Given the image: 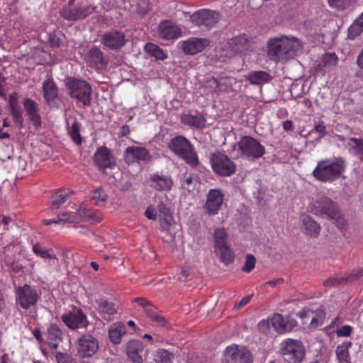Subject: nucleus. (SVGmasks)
I'll use <instances>...</instances> for the list:
<instances>
[{
    "instance_id": "obj_1",
    "label": "nucleus",
    "mask_w": 363,
    "mask_h": 363,
    "mask_svg": "<svg viewBox=\"0 0 363 363\" xmlns=\"http://www.w3.org/2000/svg\"><path fill=\"white\" fill-rule=\"evenodd\" d=\"M302 50V44L296 38L282 36L270 38L267 42V57L274 62L294 58Z\"/></svg>"
},
{
    "instance_id": "obj_2",
    "label": "nucleus",
    "mask_w": 363,
    "mask_h": 363,
    "mask_svg": "<svg viewBox=\"0 0 363 363\" xmlns=\"http://www.w3.org/2000/svg\"><path fill=\"white\" fill-rule=\"evenodd\" d=\"M346 169V162L342 157L326 159L318 162L313 176L322 182H333L340 178Z\"/></svg>"
},
{
    "instance_id": "obj_3",
    "label": "nucleus",
    "mask_w": 363,
    "mask_h": 363,
    "mask_svg": "<svg viewBox=\"0 0 363 363\" xmlns=\"http://www.w3.org/2000/svg\"><path fill=\"white\" fill-rule=\"evenodd\" d=\"M311 212L317 216L327 218L335 221L336 226L342 229L346 220L340 213L337 204L328 197H321L312 203Z\"/></svg>"
},
{
    "instance_id": "obj_4",
    "label": "nucleus",
    "mask_w": 363,
    "mask_h": 363,
    "mask_svg": "<svg viewBox=\"0 0 363 363\" xmlns=\"http://www.w3.org/2000/svg\"><path fill=\"white\" fill-rule=\"evenodd\" d=\"M169 148L179 157L193 168L199 164L197 153L190 141L183 135L172 138L168 145Z\"/></svg>"
},
{
    "instance_id": "obj_5",
    "label": "nucleus",
    "mask_w": 363,
    "mask_h": 363,
    "mask_svg": "<svg viewBox=\"0 0 363 363\" xmlns=\"http://www.w3.org/2000/svg\"><path fill=\"white\" fill-rule=\"evenodd\" d=\"M234 151H238L241 157L253 161L262 157L265 153V147L251 136H242L233 145Z\"/></svg>"
},
{
    "instance_id": "obj_6",
    "label": "nucleus",
    "mask_w": 363,
    "mask_h": 363,
    "mask_svg": "<svg viewBox=\"0 0 363 363\" xmlns=\"http://www.w3.org/2000/svg\"><path fill=\"white\" fill-rule=\"evenodd\" d=\"M210 162L213 171L220 177H230L237 170L236 164L228 155L220 151L211 154Z\"/></svg>"
},
{
    "instance_id": "obj_7",
    "label": "nucleus",
    "mask_w": 363,
    "mask_h": 363,
    "mask_svg": "<svg viewBox=\"0 0 363 363\" xmlns=\"http://www.w3.org/2000/svg\"><path fill=\"white\" fill-rule=\"evenodd\" d=\"M67 86L72 98L82 102L84 106L91 104L92 89L86 81L69 78L67 79Z\"/></svg>"
},
{
    "instance_id": "obj_8",
    "label": "nucleus",
    "mask_w": 363,
    "mask_h": 363,
    "mask_svg": "<svg viewBox=\"0 0 363 363\" xmlns=\"http://www.w3.org/2000/svg\"><path fill=\"white\" fill-rule=\"evenodd\" d=\"M280 352L289 363H301L305 355V348L301 341L287 339L281 342Z\"/></svg>"
},
{
    "instance_id": "obj_9",
    "label": "nucleus",
    "mask_w": 363,
    "mask_h": 363,
    "mask_svg": "<svg viewBox=\"0 0 363 363\" xmlns=\"http://www.w3.org/2000/svg\"><path fill=\"white\" fill-rule=\"evenodd\" d=\"M40 298L36 289L27 284L16 289V303L24 310L35 307Z\"/></svg>"
},
{
    "instance_id": "obj_10",
    "label": "nucleus",
    "mask_w": 363,
    "mask_h": 363,
    "mask_svg": "<svg viewBox=\"0 0 363 363\" xmlns=\"http://www.w3.org/2000/svg\"><path fill=\"white\" fill-rule=\"evenodd\" d=\"M75 0H69L68 4L64 6L60 10V15L67 21H77L87 17L94 11L91 5H84L74 6Z\"/></svg>"
},
{
    "instance_id": "obj_11",
    "label": "nucleus",
    "mask_w": 363,
    "mask_h": 363,
    "mask_svg": "<svg viewBox=\"0 0 363 363\" xmlns=\"http://www.w3.org/2000/svg\"><path fill=\"white\" fill-rule=\"evenodd\" d=\"M220 17V13L216 11L201 9L191 16V21L197 26L210 28L218 22Z\"/></svg>"
},
{
    "instance_id": "obj_12",
    "label": "nucleus",
    "mask_w": 363,
    "mask_h": 363,
    "mask_svg": "<svg viewBox=\"0 0 363 363\" xmlns=\"http://www.w3.org/2000/svg\"><path fill=\"white\" fill-rule=\"evenodd\" d=\"M225 363H252L251 353L245 347L230 345L224 352Z\"/></svg>"
},
{
    "instance_id": "obj_13",
    "label": "nucleus",
    "mask_w": 363,
    "mask_h": 363,
    "mask_svg": "<svg viewBox=\"0 0 363 363\" xmlns=\"http://www.w3.org/2000/svg\"><path fill=\"white\" fill-rule=\"evenodd\" d=\"M63 323L70 329L86 328L89 321L81 309L74 308L61 317Z\"/></svg>"
},
{
    "instance_id": "obj_14",
    "label": "nucleus",
    "mask_w": 363,
    "mask_h": 363,
    "mask_svg": "<svg viewBox=\"0 0 363 363\" xmlns=\"http://www.w3.org/2000/svg\"><path fill=\"white\" fill-rule=\"evenodd\" d=\"M98 349V340L91 335H82L78 340L77 352L82 357L92 356Z\"/></svg>"
},
{
    "instance_id": "obj_15",
    "label": "nucleus",
    "mask_w": 363,
    "mask_h": 363,
    "mask_svg": "<svg viewBox=\"0 0 363 363\" xmlns=\"http://www.w3.org/2000/svg\"><path fill=\"white\" fill-rule=\"evenodd\" d=\"M101 43L111 50H118L125 45V35L123 32L112 30L106 32L101 37Z\"/></svg>"
},
{
    "instance_id": "obj_16",
    "label": "nucleus",
    "mask_w": 363,
    "mask_h": 363,
    "mask_svg": "<svg viewBox=\"0 0 363 363\" xmlns=\"http://www.w3.org/2000/svg\"><path fill=\"white\" fill-rule=\"evenodd\" d=\"M84 60L90 67L97 69H104L107 65L102 51L96 46H92L84 54Z\"/></svg>"
},
{
    "instance_id": "obj_17",
    "label": "nucleus",
    "mask_w": 363,
    "mask_h": 363,
    "mask_svg": "<svg viewBox=\"0 0 363 363\" xmlns=\"http://www.w3.org/2000/svg\"><path fill=\"white\" fill-rule=\"evenodd\" d=\"M223 194L220 189H211L206 197L205 208L209 215H216L221 208L223 203Z\"/></svg>"
},
{
    "instance_id": "obj_18",
    "label": "nucleus",
    "mask_w": 363,
    "mask_h": 363,
    "mask_svg": "<svg viewBox=\"0 0 363 363\" xmlns=\"http://www.w3.org/2000/svg\"><path fill=\"white\" fill-rule=\"evenodd\" d=\"M150 159L149 152L141 147H128L124 152V160L128 164H133L136 162L147 161Z\"/></svg>"
},
{
    "instance_id": "obj_19",
    "label": "nucleus",
    "mask_w": 363,
    "mask_h": 363,
    "mask_svg": "<svg viewBox=\"0 0 363 363\" xmlns=\"http://www.w3.org/2000/svg\"><path fill=\"white\" fill-rule=\"evenodd\" d=\"M94 161L100 169L112 168L115 162L110 150L106 147H100L94 155Z\"/></svg>"
},
{
    "instance_id": "obj_20",
    "label": "nucleus",
    "mask_w": 363,
    "mask_h": 363,
    "mask_svg": "<svg viewBox=\"0 0 363 363\" xmlns=\"http://www.w3.org/2000/svg\"><path fill=\"white\" fill-rule=\"evenodd\" d=\"M209 45L206 38H191L182 43V50L187 55H195L203 51Z\"/></svg>"
},
{
    "instance_id": "obj_21",
    "label": "nucleus",
    "mask_w": 363,
    "mask_h": 363,
    "mask_svg": "<svg viewBox=\"0 0 363 363\" xmlns=\"http://www.w3.org/2000/svg\"><path fill=\"white\" fill-rule=\"evenodd\" d=\"M182 34L181 28L176 23L169 20L160 22V38L165 40H174Z\"/></svg>"
},
{
    "instance_id": "obj_22",
    "label": "nucleus",
    "mask_w": 363,
    "mask_h": 363,
    "mask_svg": "<svg viewBox=\"0 0 363 363\" xmlns=\"http://www.w3.org/2000/svg\"><path fill=\"white\" fill-rule=\"evenodd\" d=\"M143 350L144 345L138 340H130L126 345L127 355L133 363H143L141 353Z\"/></svg>"
},
{
    "instance_id": "obj_23",
    "label": "nucleus",
    "mask_w": 363,
    "mask_h": 363,
    "mask_svg": "<svg viewBox=\"0 0 363 363\" xmlns=\"http://www.w3.org/2000/svg\"><path fill=\"white\" fill-rule=\"evenodd\" d=\"M337 60L338 58L335 53L325 54L322 60L314 67V73L325 75L328 70L337 65Z\"/></svg>"
},
{
    "instance_id": "obj_24",
    "label": "nucleus",
    "mask_w": 363,
    "mask_h": 363,
    "mask_svg": "<svg viewBox=\"0 0 363 363\" xmlns=\"http://www.w3.org/2000/svg\"><path fill=\"white\" fill-rule=\"evenodd\" d=\"M24 108L35 128H39L41 125V118L39 114V108L37 103L29 98H26L23 101Z\"/></svg>"
},
{
    "instance_id": "obj_25",
    "label": "nucleus",
    "mask_w": 363,
    "mask_h": 363,
    "mask_svg": "<svg viewBox=\"0 0 363 363\" xmlns=\"http://www.w3.org/2000/svg\"><path fill=\"white\" fill-rule=\"evenodd\" d=\"M227 45L231 55L240 54L247 50L248 40L245 35H241L230 38Z\"/></svg>"
},
{
    "instance_id": "obj_26",
    "label": "nucleus",
    "mask_w": 363,
    "mask_h": 363,
    "mask_svg": "<svg viewBox=\"0 0 363 363\" xmlns=\"http://www.w3.org/2000/svg\"><path fill=\"white\" fill-rule=\"evenodd\" d=\"M181 122L189 127L201 129L205 127L206 120L201 113L196 115L188 113L182 115Z\"/></svg>"
},
{
    "instance_id": "obj_27",
    "label": "nucleus",
    "mask_w": 363,
    "mask_h": 363,
    "mask_svg": "<svg viewBox=\"0 0 363 363\" xmlns=\"http://www.w3.org/2000/svg\"><path fill=\"white\" fill-rule=\"evenodd\" d=\"M301 223L304 228V233L306 235L314 238L319 235L321 228L312 217L303 216L301 218Z\"/></svg>"
},
{
    "instance_id": "obj_28",
    "label": "nucleus",
    "mask_w": 363,
    "mask_h": 363,
    "mask_svg": "<svg viewBox=\"0 0 363 363\" xmlns=\"http://www.w3.org/2000/svg\"><path fill=\"white\" fill-rule=\"evenodd\" d=\"M9 104L13 121L17 124H22V110L18 104V99L16 93H13L9 95Z\"/></svg>"
},
{
    "instance_id": "obj_29",
    "label": "nucleus",
    "mask_w": 363,
    "mask_h": 363,
    "mask_svg": "<svg viewBox=\"0 0 363 363\" xmlns=\"http://www.w3.org/2000/svg\"><path fill=\"white\" fill-rule=\"evenodd\" d=\"M97 311L101 318L106 320H110L111 317L117 313L114 305L106 300H99L98 302Z\"/></svg>"
},
{
    "instance_id": "obj_30",
    "label": "nucleus",
    "mask_w": 363,
    "mask_h": 363,
    "mask_svg": "<svg viewBox=\"0 0 363 363\" xmlns=\"http://www.w3.org/2000/svg\"><path fill=\"white\" fill-rule=\"evenodd\" d=\"M125 333V326L121 322L113 323L108 330L110 340L113 344L120 343L122 336Z\"/></svg>"
},
{
    "instance_id": "obj_31",
    "label": "nucleus",
    "mask_w": 363,
    "mask_h": 363,
    "mask_svg": "<svg viewBox=\"0 0 363 363\" xmlns=\"http://www.w3.org/2000/svg\"><path fill=\"white\" fill-rule=\"evenodd\" d=\"M71 191L68 189L57 191L52 197L50 207L52 210L58 209L69 199Z\"/></svg>"
},
{
    "instance_id": "obj_32",
    "label": "nucleus",
    "mask_w": 363,
    "mask_h": 363,
    "mask_svg": "<svg viewBox=\"0 0 363 363\" xmlns=\"http://www.w3.org/2000/svg\"><path fill=\"white\" fill-rule=\"evenodd\" d=\"M33 252L43 259L49 258L52 259V264L55 265H57L59 263L58 258L54 253V251L50 248L43 247L38 243L33 245Z\"/></svg>"
},
{
    "instance_id": "obj_33",
    "label": "nucleus",
    "mask_w": 363,
    "mask_h": 363,
    "mask_svg": "<svg viewBox=\"0 0 363 363\" xmlns=\"http://www.w3.org/2000/svg\"><path fill=\"white\" fill-rule=\"evenodd\" d=\"M271 79L272 77L270 74L264 71L251 72L246 76V80L255 85L267 83Z\"/></svg>"
},
{
    "instance_id": "obj_34",
    "label": "nucleus",
    "mask_w": 363,
    "mask_h": 363,
    "mask_svg": "<svg viewBox=\"0 0 363 363\" xmlns=\"http://www.w3.org/2000/svg\"><path fill=\"white\" fill-rule=\"evenodd\" d=\"M43 96L48 103L57 97V88L52 79H46L43 84Z\"/></svg>"
},
{
    "instance_id": "obj_35",
    "label": "nucleus",
    "mask_w": 363,
    "mask_h": 363,
    "mask_svg": "<svg viewBox=\"0 0 363 363\" xmlns=\"http://www.w3.org/2000/svg\"><path fill=\"white\" fill-rule=\"evenodd\" d=\"M352 346L351 342H344L337 347L336 355L339 363H351L349 348Z\"/></svg>"
},
{
    "instance_id": "obj_36",
    "label": "nucleus",
    "mask_w": 363,
    "mask_h": 363,
    "mask_svg": "<svg viewBox=\"0 0 363 363\" xmlns=\"http://www.w3.org/2000/svg\"><path fill=\"white\" fill-rule=\"evenodd\" d=\"M133 301L138 303L144 309L150 318L157 320V308L152 306L147 299L143 298H136Z\"/></svg>"
},
{
    "instance_id": "obj_37",
    "label": "nucleus",
    "mask_w": 363,
    "mask_h": 363,
    "mask_svg": "<svg viewBox=\"0 0 363 363\" xmlns=\"http://www.w3.org/2000/svg\"><path fill=\"white\" fill-rule=\"evenodd\" d=\"M214 248L216 250L228 246L227 233L223 228H217L214 230Z\"/></svg>"
},
{
    "instance_id": "obj_38",
    "label": "nucleus",
    "mask_w": 363,
    "mask_h": 363,
    "mask_svg": "<svg viewBox=\"0 0 363 363\" xmlns=\"http://www.w3.org/2000/svg\"><path fill=\"white\" fill-rule=\"evenodd\" d=\"M173 222L174 218L171 210L160 204V225L163 228H166L171 225Z\"/></svg>"
},
{
    "instance_id": "obj_39",
    "label": "nucleus",
    "mask_w": 363,
    "mask_h": 363,
    "mask_svg": "<svg viewBox=\"0 0 363 363\" xmlns=\"http://www.w3.org/2000/svg\"><path fill=\"white\" fill-rule=\"evenodd\" d=\"M80 216L93 223H99L102 220V216L96 211L91 208H80Z\"/></svg>"
},
{
    "instance_id": "obj_40",
    "label": "nucleus",
    "mask_w": 363,
    "mask_h": 363,
    "mask_svg": "<svg viewBox=\"0 0 363 363\" xmlns=\"http://www.w3.org/2000/svg\"><path fill=\"white\" fill-rule=\"evenodd\" d=\"M347 144L354 151L355 154L360 156V160L363 161V139L350 138Z\"/></svg>"
},
{
    "instance_id": "obj_41",
    "label": "nucleus",
    "mask_w": 363,
    "mask_h": 363,
    "mask_svg": "<svg viewBox=\"0 0 363 363\" xmlns=\"http://www.w3.org/2000/svg\"><path fill=\"white\" fill-rule=\"evenodd\" d=\"M221 79L218 80L212 77L204 82L203 86L208 89L210 92L218 93L223 90Z\"/></svg>"
},
{
    "instance_id": "obj_42",
    "label": "nucleus",
    "mask_w": 363,
    "mask_h": 363,
    "mask_svg": "<svg viewBox=\"0 0 363 363\" xmlns=\"http://www.w3.org/2000/svg\"><path fill=\"white\" fill-rule=\"evenodd\" d=\"M218 250L220 252V259L223 262H224L225 264L233 262L235 259L234 253L228 245L220 248Z\"/></svg>"
},
{
    "instance_id": "obj_43",
    "label": "nucleus",
    "mask_w": 363,
    "mask_h": 363,
    "mask_svg": "<svg viewBox=\"0 0 363 363\" xmlns=\"http://www.w3.org/2000/svg\"><path fill=\"white\" fill-rule=\"evenodd\" d=\"M271 321L273 328L279 333H283L286 332V329H284L285 319L281 314H274L272 318Z\"/></svg>"
},
{
    "instance_id": "obj_44",
    "label": "nucleus",
    "mask_w": 363,
    "mask_h": 363,
    "mask_svg": "<svg viewBox=\"0 0 363 363\" xmlns=\"http://www.w3.org/2000/svg\"><path fill=\"white\" fill-rule=\"evenodd\" d=\"M91 199L95 201L96 204L101 206L106 201L107 194L103 189L99 188L92 192Z\"/></svg>"
},
{
    "instance_id": "obj_45",
    "label": "nucleus",
    "mask_w": 363,
    "mask_h": 363,
    "mask_svg": "<svg viewBox=\"0 0 363 363\" xmlns=\"http://www.w3.org/2000/svg\"><path fill=\"white\" fill-rule=\"evenodd\" d=\"M363 276V267L358 269H354L351 273L345 276L338 281V284H344L347 282H352L357 280Z\"/></svg>"
},
{
    "instance_id": "obj_46",
    "label": "nucleus",
    "mask_w": 363,
    "mask_h": 363,
    "mask_svg": "<svg viewBox=\"0 0 363 363\" xmlns=\"http://www.w3.org/2000/svg\"><path fill=\"white\" fill-rule=\"evenodd\" d=\"M363 32V27L359 23L354 22L348 28L347 38L354 40Z\"/></svg>"
},
{
    "instance_id": "obj_47",
    "label": "nucleus",
    "mask_w": 363,
    "mask_h": 363,
    "mask_svg": "<svg viewBox=\"0 0 363 363\" xmlns=\"http://www.w3.org/2000/svg\"><path fill=\"white\" fill-rule=\"evenodd\" d=\"M256 258L252 254H247L245 256V264L241 269L243 272L250 273L255 267Z\"/></svg>"
},
{
    "instance_id": "obj_48",
    "label": "nucleus",
    "mask_w": 363,
    "mask_h": 363,
    "mask_svg": "<svg viewBox=\"0 0 363 363\" xmlns=\"http://www.w3.org/2000/svg\"><path fill=\"white\" fill-rule=\"evenodd\" d=\"M69 134L76 144L80 145L82 143V138L79 134V126L77 122L72 123Z\"/></svg>"
},
{
    "instance_id": "obj_49",
    "label": "nucleus",
    "mask_w": 363,
    "mask_h": 363,
    "mask_svg": "<svg viewBox=\"0 0 363 363\" xmlns=\"http://www.w3.org/2000/svg\"><path fill=\"white\" fill-rule=\"evenodd\" d=\"M297 315L301 319L310 318L311 319V322H310V324L311 325L317 326L318 325V322L315 318L313 311H311L308 310V311L302 310L301 311L298 313Z\"/></svg>"
},
{
    "instance_id": "obj_50",
    "label": "nucleus",
    "mask_w": 363,
    "mask_h": 363,
    "mask_svg": "<svg viewBox=\"0 0 363 363\" xmlns=\"http://www.w3.org/2000/svg\"><path fill=\"white\" fill-rule=\"evenodd\" d=\"M330 6L336 8L338 10H344L350 4V0H328Z\"/></svg>"
},
{
    "instance_id": "obj_51",
    "label": "nucleus",
    "mask_w": 363,
    "mask_h": 363,
    "mask_svg": "<svg viewBox=\"0 0 363 363\" xmlns=\"http://www.w3.org/2000/svg\"><path fill=\"white\" fill-rule=\"evenodd\" d=\"M318 133L319 134V138H322L327 135L326 125L325 122L320 121L318 123L314 125V128L311 133Z\"/></svg>"
},
{
    "instance_id": "obj_52",
    "label": "nucleus",
    "mask_w": 363,
    "mask_h": 363,
    "mask_svg": "<svg viewBox=\"0 0 363 363\" xmlns=\"http://www.w3.org/2000/svg\"><path fill=\"white\" fill-rule=\"evenodd\" d=\"M145 50L147 54L155 57L156 60L159 59V47L152 43H148L145 46Z\"/></svg>"
},
{
    "instance_id": "obj_53",
    "label": "nucleus",
    "mask_w": 363,
    "mask_h": 363,
    "mask_svg": "<svg viewBox=\"0 0 363 363\" xmlns=\"http://www.w3.org/2000/svg\"><path fill=\"white\" fill-rule=\"evenodd\" d=\"M173 184L170 177L166 175L160 176V190H170Z\"/></svg>"
},
{
    "instance_id": "obj_54",
    "label": "nucleus",
    "mask_w": 363,
    "mask_h": 363,
    "mask_svg": "<svg viewBox=\"0 0 363 363\" xmlns=\"http://www.w3.org/2000/svg\"><path fill=\"white\" fill-rule=\"evenodd\" d=\"M48 333L49 335L53 339H59L62 335L60 328L55 324L51 325L48 328Z\"/></svg>"
},
{
    "instance_id": "obj_55",
    "label": "nucleus",
    "mask_w": 363,
    "mask_h": 363,
    "mask_svg": "<svg viewBox=\"0 0 363 363\" xmlns=\"http://www.w3.org/2000/svg\"><path fill=\"white\" fill-rule=\"evenodd\" d=\"M55 359L57 363H74V360L70 355L62 352H57L55 354Z\"/></svg>"
},
{
    "instance_id": "obj_56",
    "label": "nucleus",
    "mask_w": 363,
    "mask_h": 363,
    "mask_svg": "<svg viewBox=\"0 0 363 363\" xmlns=\"http://www.w3.org/2000/svg\"><path fill=\"white\" fill-rule=\"evenodd\" d=\"M353 328L350 325H343L336 330L337 337H348L351 335Z\"/></svg>"
},
{
    "instance_id": "obj_57",
    "label": "nucleus",
    "mask_w": 363,
    "mask_h": 363,
    "mask_svg": "<svg viewBox=\"0 0 363 363\" xmlns=\"http://www.w3.org/2000/svg\"><path fill=\"white\" fill-rule=\"evenodd\" d=\"M57 220H59V224L67 222H72L74 220V216L72 213H62L58 215Z\"/></svg>"
},
{
    "instance_id": "obj_58",
    "label": "nucleus",
    "mask_w": 363,
    "mask_h": 363,
    "mask_svg": "<svg viewBox=\"0 0 363 363\" xmlns=\"http://www.w3.org/2000/svg\"><path fill=\"white\" fill-rule=\"evenodd\" d=\"M173 354L166 350H160V363H172Z\"/></svg>"
},
{
    "instance_id": "obj_59",
    "label": "nucleus",
    "mask_w": 363,
    "mask_h": 363,
    "mask_svg": "<svg viewBox=\"0 0 363 363\" xmlns=\"http://www.w3.org/2000/svg\"><path fill=\"white\" fill-rule=\"evenodd\" d=\"M297 325L296 320L290 317H287L285 319L284 329H286V332L291 331L296 327Z\"/></svg>"
},
{
    "instance_id": "obj_60",
    "label": "nucleus",
    "mask_w": 363,
    "mask_h": 363,
    "mask_svg": "<svg viewBox=\"0 0 363 363\" xmlns=\"http://www.w3.org/2000/svg\"><path fill=\"white\" fill-rule=\"evenodd\" d=\"M252 296H247L242 298L239 303L235 305L234 308L235 309H240L246 306L250 301Z\"/></svg>"
},
{
    "instance_id": "obj_61",
    "label": "nucleus",
    "mask_w": 363,
    "mask_h": 363,
    "mask_svg": "<svg viewBox=\"0 0 363 363\" xmlns=\"http://www.w3.org/2000/svg\"><path fill=\"white\" fill-rule=\"evenodd\" d=\"M145 214L148 219L156 220L157 218V213L155 208L152 206H150L147 208Z\"/></svg>"
},
{
    "instance_id": "obj_62",
    "label": "nucleus",
    "mask_w": 363,
    "mask_h": 363,
    "mask_svg": "<svg viewBox=\"0 0 363 363\" xmlns=\"http://www.w3.org/2000/svg\"><path fill=\"white\" fill-rule=\"evenodd\" d=\"M192 182H193L192 177L191 176L187 177L186 178L184 179V180L182 183V187L184 189L188 190L189 191H191V190H193V189H191Z\"/></svg>"
},
{
    "instance_id": "obj_63",
    "label": "nucleus",
    "mask_w": 363,
    "mask_h": 363,
    "mask_svg": "<svg viewBox=\"0 0 363 363\" xmlns=\"http://www.w3.org/2000/svg\"><path fill=\"white\" fill-rule=\"evenodd\" d=\"M16 162H17V167H18V169H20L21 171H25L26 169L27 162L24 158L19 157L17 159Z\"/></svg>"
},
{
    "instance_id": "obj_64",
    "label": "nucleus",
    "mask_w": 363,
    "mask_h": 363,
    "mask_svg": "<svg viewBox=\"0 0 363 363\" xmlns=\"http://www.w3.org/2000/svg\"><path fill=\"white\" fill-rule=\"evenodd\" d=\"M357 65L363 69V48L361 50L360 52L357 55Z\"/></svg>"
}]
</instances>
